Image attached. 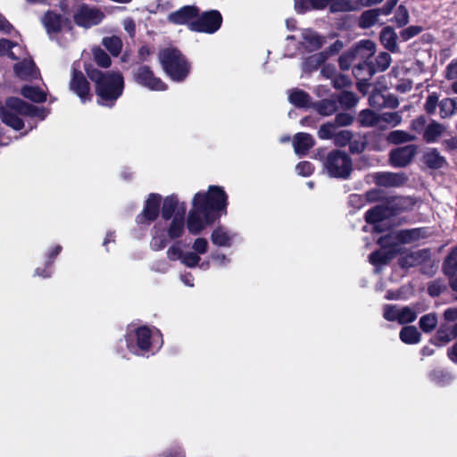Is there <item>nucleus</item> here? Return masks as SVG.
<instances>
[{
	"label": "nucleus",
	"mask_w": 457,
	"mask_h": 457,
	"mask_svg": "<svg viewBox=\"0 0 457 457\" xmlns=\"http://www.w3.org/2000/svg\"><path fill=\"white\" fill-rule=\"evenodd\" d=\"M431 378L439 385H446L453 379L451 374L445 370H435L431 374Z\"/></svg>",
	"instance_id": "obj_57"
},
{
	"label": "nucleus",
	"mask_w": 457,
	"mask_h": 457,
	"mask_svg": "<svg viewBox=\"0 0 457 457\" xmlns=\"http://www.w3.org/2000/svg\"><path fill=\"white\" fill-rule=\"evenodd\" d=\"M392 62L391 55L386 52H380L375 58L376 73L385 71L390 66Z\"/></svg>",
	"instance_id": "obj_51"
},
{
	"label": "nucleus",
	"mask_w": 457,
	"mask_h": 457,
	"mask_svg": "<svg viewBox=\"0 0 457 457\" xmlns=\"http://www.w3.org/2000/svg\"><path fill=\"white\" fill-rule=\"evenodd\" d=\"M397 38V34L392 27L386 26L382 29L379 40L384 47L391 53L399 52Z\"/></svg>",
	"instance_id": "obj_24"
},
{
	"label": "nucleus",
	"mask_w": 457,
	"mask_h": 457,
	"mask_svg": "<svg viewBox=\"0 0 457 457\" xmlns=\"http://www.w3.org/2000/svg\"><path fill=\"white\" fill-rule=\"evenodd\" d=\"M303 38L306 43L305 49L308 52H314L320 49L325 43L324 37L312 30L303 33Z\"/></svg>",
	"instance_id": "obj_33"
},
{
	"label": "nucleus",
	"mask_w": 457,
	"mask_h": 457,
	"mask_svg": "<svg viewBox=\"0 0 457 457\" xmlns=\"http://www.w3.org/2000/svg\"><path fill=\"white\" fill-rule=\"evenodd\" d=\"M436 337L443 343H448L452 339L457 337V322L452 327L449 334L445 333L443 329H439Z\"/></svg>",
	"instance_id": "obj_60"
},
{
	"label": "nucleus",
	"mask_w": 457,
	"mask_h": 457,
	"mask_svg": "<svg viewBox=\"0 0 457 457\" xmlns=\"http://www.w3.org/2000/svg\"><path fill=\"white\" fill-rule=\"evenodd\" d=\"M161 202V195L157 194L149 195L142 212L137 217V222L139 224H149L154 220L160 212Z\"/></svg>",
	"instance_id": "obj_17"
},
{
	"label": "nucleus",
	"mask_w": 457,
	"mask_h": 457,
	"mask_svg": "<svg viewBox=\"0 0 457 457\" xmlns=\"http://www.w3.org/2000/svg\"><path fill=\"white\" fill-rule=\"evenodd\" d=\"M445 272L449 276H453L457 271V246L446 257L444 263Z\"/></svg>",
	"instance_id": "obj_48"
},
{
	"label": "nucleus",
	"mask_w": 457,
	"mask_h": 457,
	"mask_svg": "<svg viewBox=\"0 0 457 457\" xmlns=\"http://www.w3.org/2000/svg\"><path fill=\"white\" fill-rule=\"evenodd\" d=\"M102 45L114 57L120 54L123 46L121 39L117 36L104 37L102 40Z\"/></svg>",
	"instance_id": "obj_39"
},
{
	"label": "nucleus",
	"mask_w": 457,
	"mask_h": 457,
	"mask_svg": "<svg viewBox=\"0 0 457 457\" xmlns=\"http://www.w3.org/2000/svg\"><path fill=\"white\" fill-rule=\"evenodd\" d=\"M6 104L8 107L14 109L15 112H19L21 116L38 117L44 120L49 113L46 108L33 105L15 96L7 97Z\"/></svg>",
	"instance_id": "obj_14"
},
{
	"label": "nucleus",
	"mask_w": 457,
	"mask_h": 457,
	"mask_svg": "<svg viewBox=\"0 0 457 457\" xmlns=\"http://www.w3.org/2000/svg\"><path fill=\"white\" fill-rule=\"evenodd\" d=\"M369 102L372 106L378 105V107H387L392 109H395L399 105L397 97L393 94H388L386 96L375 94L370 97Z\"/></svg>",
	"instance_id": "obj_31"
},
{
	"label": "nucleus",
	"mask_w": 457,
	"mask_h": 457,
	"mask_svg": "<svg viewBox=\"0 0 457 457\" xmlns=\"http://www.w3.org/2000/svg\"><path fill=\"white\" fill-rule=\"evenodd\" d=\"M438 95L436 92L428 96L424 105V109L428 114L431 115L435 113L436 106H439L440 102H438Z\"/></svg>",
	"instance_id": "obj_55"
},
{
	"label": "nucleus",
	"mask_w": 457,
	"mask_h": 457,
	"mask_svg": "<svg viewBox=\"0 0 457 457\" xmlns=\"http://www.w3.org/2000/svg\"><path fill=\"white\" fill-rule=\"evenodd\" d=\"M167 245L166 236L163 231H161L157 227L154 228V235L151 240V247L154 250H162Z\"/></svg>",
	"instance_id": "obj_49"
},
{
	"label": "nucleus",
	"mask_w": 457,
	"mask_h": 457,
	"mask_svg": "<svg viewBox=\"0 0 457 457\" xmlns=\"http://www.w3.org/2000/svg\"><path fill=\"white\" fill-rule=\"evenodd\" d=\"M362 60V62L354 64L353 68V74L358 80L357 88L359 91H363L362 86L370 87L369 81L376 74V67L373 62L368 61L367 59Z\"/></svg>",
	"instance_id": "obj_16"
},
{
	"label": "nucleus",
	"mask_w": 457,
	"mask_h": 457,
	"mask_svg": "<svg viewBox=\"0 0 457 457\" xmlns=\"http://www.w3.org/2000/svg\"><path fill=\"white\" fill-rule=\"evenodd\" d=\"M35 63L33 62H20L14 64L13 71L17 77L27 80L33 77L35 72Z\"/></svg>",
	"instance_id": "obj_36"
},
{
	"label": "nucleus",
	"mask_w": 457,
	"mask_h": 457,
	"mask_svg": "<svg viewBox=\"0 0 457 457\" xmlns=\"http://www.w3.org/2000/svg\"><path fill=\"white\" fill-rule=\"evenodd\" d=\"M392 21L395 23L397 28H403L409 23L410 15L409 11L405 5L400 4L396 8Z\"/></svg>",
	"instance_id": "obj_46"
},
{
	"label": "nucleus",
	"mask_w": 457,
	"mask_h": 457,
	"mask_svg": "<svg viewBox=\"0 0 457 457\" xmlns=\"http://www.w3.org/2000/svg\"><path fill=\"white\" fill-rule=\"evenodd\" d=\"M125 342L130 353L139 355L154 348L159 349L162 345V337L158 329L143 326L129 328Z\"/></svg>",
	"instance_id": "obj_4"
},
{
	"label": "nucleus",
	"mask_w": 457,
	"mask_h": 457,
	"mask_svg": "<svg viewBox=\"0 0 457 457\" xmlns=\"http://www.w3.org/2000/svg\"><path fill=\"white\" fill-rule=\"evenodd\" d=\"M69 87L83 104L92 100L90 84L84 73L76 68H72Z\"/></svg>",
	"instance_id": "obj_12"
},
{
	"label": "nucleus",
	"mask_w": 457,
	"mask_h": 457,
	"mask_svg": "<svg viewBox=\"0 0 457 457\" xmlns=\"http://www.w3.org/2000/svg\"><path fill=\"white\" fill-rule=\"evenodd\" d=\"M375 52L376 45L374 42L370 39L361 40L339 56V67L342 71H348L357 58L369 59Z\"/></svg>",
	"instance_id": "obj_6"
},
{
	"label": "nucleus",
	"mask_w": 457,
	"mask_h": 457,
	"mask_svg": "<svg viewBox=\"0 0 457 457\" xmlns=\"http://www.w3.org/2000/svg\"><path fill=\"white\" fill-rule=\"evenodd\" d=\"M414 138V136L409 134L404 130H393L386 136V140L394 145H400L403 143L411 142Z\"/></svg>",
	"instance_id": "obj_42"
},
{
	"label": "nucleus",
	"mask_w": 457,
	"mask_h": 457,
	"mask_svg": "<svg viewBox=\"0 0 457 457\" xmlns=\"http://www.w3.org/2000/svg\"><path fill=\"white\" fill-rule=\"evenodd\" d=\"M423 31V28L418 25H411L400 31L402 41H408Z\"/></svg>",
	"instance_id": "obj_54"
},
{
	"label": "nucleus",
	"mask_w": 457,
	"mask_h": 457,
	"mask_svg": "<svg viewBox=\"0 0 457 457\" xmlns=\"http://www.w3.org/2000/svg\"><path fill=\"white\" fill-rule=\"evenodd\" d=\"M417 153L415 145H407L390 152V162L394 167L403 168L408 165Z\"/></svg>",
	"instance_id": "obj_19"
},
{
	"label": "nucleus",
	"mask_w": 457,
	"mask_h": 457,
	"mask_svg": "<svg viewBox=\"0 0 457 457\" xmlns=\"http://www.w3.org/2000/svg\"><path fill=\"white\" fill-rule=\"evenodd\" d=\"M400 338L405 344H416L420 342V335L415 327L408 326L402 328Z\"/></svg>",
	"instance_id": "obj_43"
},
{
	"label": "nucleus",
	"mask_w": 457,
	"mask_h": 457,
	"mask_svg": "<svg viewBox=\"0 0 457 457\" xmlns=\"http://www.w3.org/2000/svg\"><path fill=\"white\" fill-rule=\"evenodd\" d=\"M379 15L380 13L377 8L364 11L359 18V27L361 29L373 27L378 21Z\"/></svg>",
	"instance_id": "obj_35"
},
{
	"label": "nucleus",
	"mask_w": 457,
	"mask_h": 457,
	"mask_svg": "<svg viewBox=\"0 0 457 457\" xmlns=\"http://www.w3.org/2000/svg\"><path fill=\"white\" fill-rule=\"evenodd\" d=\"M318 137L322 140H332L337 147H345L353 138V132L348 129H335L331 122L323 123L318 132Z\"/></svg>",
	"instance_id": "obj_9"
},
{
	"label": "nucleus",
	"mask_w": 457,
	"mask_h": 457,
	"mask_svg": "<svg viewBox=\"0 0 457 457\" xmlns=\"http://www.w3.org/2000/svg\"><path fill=\"white\" fill-rule=\"evenodd\" d=\"M199 8L195 5H185L179 8V10L170 12L167 20L169 22L175 25H187L189 29V24L191 21H195V18L199 16Z\"/></svg>",
	"instance_id": "obj_18"
},
{
	"label": "nucleus",
	"mask_w": 457,
	"mask_h": 457,
	"mask_svg": "<svg viewBox=\"0 0 457 457\" xmlns=\"http://www.w3.org/2000/svg\"><path fill=\"white\" fill-rule=\"evenodd\" d=\"M386 212L387 211L385 208L377 206L366 212L365 220L368 223L374 224L375 230L382 232L385 230V227L389 224Z\"/></svg>",
	"instance_id": "obj_20"
},
{
	"label": "nucleus",
	"mask_w": 457,
	"mask_h": 457,
	"mask_svg": "<svg viewBox=\"0 0 457 457\" xmlns=\"http://www.w3.org/2000/svg\"><path fill=\"white\" fill-rule=\"evenodd\" d=\"M420 328L428 333L432 331L437 324V317L435 313H428L422 316L420 320Z\"/></svg>",
	"instance_id": "obj_50"
},
{
	"label": "nucleus",
	"mask_w": 457,
	"mask_h": 457,
	"mask_svg": "<svg viewBox=\"0 0 457 457\" xmlns=\"http://www.w3.org/2000/svg\"><path fill=\"white\" fill-rule=\"evenodd\" d=\"M103 19L102 11L96 7H89L87 4H82L73 15L74 22L82 28L98 25Z\"/></svg>",
	"instance_id": "obj_13"
},
{
	"label": "nucleus",
	"mask_w": 457,
	"mask_h": 457,
	"mask_svg": "<svg viewBox=\"0 0 457 457\" xmlns=\"http://www.w3.org/2000/svg\"><path fill=\"white\" fill-rule=\"evenodd\" d=\"M186 212V205H181V211L178 214H176L169 228H168V236L171 239H175L178 237H180L184 232L185 229V221H184V215Z\"/></svg>",
	"instance_id": "obj_25"
},
{
	"label": "nucleus",
	"mask_w": 457,
	"mask_h": 457,
	"mask_svg": "<svg viewBox=\"0 0 457 457\" xmlns=\"http://www.w3.org/2000/svg\"><path fill=\"white\" fill-rule=\"evenodd\" d=\"M158 60L164 73L174 82L185 81L191 72V62L178 47L161 49Z\"/></svg>",
	"instance_id": "obj_2"
},
{
	"label": "nucleus",
	"mask_w": 457,
	"mask_h": 457,
	"mask_svg": "<svg viewBox=\"0 0 457 457\" xmlns=\"http://www.w3.org/2000/svg\"><path fill=\"white\" fill-rule=\"evenodd\" d=\"M400 173H379L376 178L377 184L386 187L398 186L402 183Z\"/></svg>",
	"instance_id": "obj_44"
},
{
	"label": "nucleus",
	"mask_w": 457,
	"mask_h": 457,
	"mask_svg": "<svg viewBox=\"0 0 457 457\" xmlns=\"http://www.w3.org/2000/svg\"><path fill=\"white\" fill-rule=\"evenodd\" d=\"M327 61L326 53H316L307 58L303 62L304 70L308 71H317Z\"/></svg>",
	"instance_id": "obj_37"
},
{
	"label": "nucleus",
	"mask_w": 457,
	"mask_h": 457,
	"mask_svg": "<svg viewBox=\"0 0 457 457\" xmlns=\"http://www.w3.org/2000/svg\"><path fill=\"white\" fill-rule=\"evenodd\" d=\"M192 248L196 254H204L208 250V242L205 238L198 237L194 241Z\"/></svg>",
	"instance_id": "obj_62"
},
{
	"label": "nucleus",
	"mask_w": 457,
	"mask_h": 457,
	"mask_svg": "<svg viewBox=\"0 0 457 457\" xmlns=\"http://www.w3.org/2000/svg\"><path fill=\"white\" fill-rule=\"evenodd\" d=\"M195 195L201 196L199 204H204L211 214L214 212L226 213L227 195L221 187L211 186L207 194L197 193Z\"/></svg>",
	"instance_id": "obj_8"
},
{
	"label": "nucleus",
	"mask_w": 457,
	"mask_h": 457,
	"mask_svg": "<svg viewBox=\"0 0 457 457\" xmlns=\"http://www.w3.org/2000/svg\"><path fill=\"white\" fill-rule=\"evenodd\" d=\"M354 116L349 112H339L337 113L333 121H330L335 129L339 127H347L353 124L354 121Z\"/></svg>",
	"instance_id": "obj_52"
},
{
	"label": "nucleus",
	"mask_w": 457,
	"mask_h": 457,
	"mask_svg": "<svg viewBox=\"0 0 457 457\" xmlns=\"http://www.w3.org/2000/svg\"><path fill=\"white\" fill-rule=\"evenodd\" d=\"M344 44L341 40L337 39L332 45H330L328 48L321 53H326L327 60L331 55H336L339 54V52L343 49Z\"/></svg>",
	"instance_id": "obj_63"
},
{
	"label": "nucleus",
	"mask_w": 457,
	"mask_h": 457,
	"mask_svg": "<svg viewBox=\"0 0 457 457\" xmlns=\"http://www.w3.org/2000/svg\"><path fill=\"white\" fill-rule=\"evenodd\" d=\"M383 316L387 320L405 324L415 320L417 313L409 306L400 307L387 304L384 307Z\"/></svg>",
	"instance_id": "obj_15"
},
{
	"label": "nucleus",
	"mask_w": 457,
	"mask_h": 457,
	"mask_svg": "<svg viewBox=\"0 0 457 457\" xmlns=\"http://www.w3.org/2000/svg\"><path fill=\"white\" fill-rule=\"evenodd\" d=\"M443 130H444V128L440 123H438L436 121H432L425 129V131L423 133V139L427 143L436 142V139L443 133Z\"/></svg>",
	"instance_id": "obj_38"
},
{
	"label": "nucleus",
	"mask_w": 457,
	"mask_h": 457,
	"mask_svg": "<svg viewBox=\"0 0 457 457\" xmlns=\"http://www.w3.org/2000/svg\"><path fill=\"white\" fill-rule=\"evenodd\" d=\"M94 62L101 68L107 69L112 65L109 54L100 46L92 49Z\"/></svg>",
	"instance_id": "obj_41"
},
{
	"label": "nucleus",
	"mask_w": 457,
	"mask_h": 457,
	"mask_svg": "<svg viewBox=\"0 0 457 457\" xmlns=\"http://www.w3.org/2000/svg\"><path fill=\"white\" fill-rule=\"evenodd\" d=\"M133 79L138 85L152 91H165L168 85L156 77L148 65H141L133 72Z\"/></svg>",
	"instance_id": "obj_10"
},
{
	"label": "nucleus",
	"mask_w": 457,
	"mask_h": 457,
	"mask_svg": "<svg viewBox=\"0 0 457 457\" xmlns=\"http://www.w3.org/2000/svg\"><path fill=\"white\" fill-rule=\"evenodd\" d=\"M87 78L94 83L99 105L112 107L124 91V78L120 71H102L92 63H84Z\"/></svg>",
	"instance_id": "obj_1"
},
{
	"label": "nucleus",
	"mask_w": 457,
	"mask_h": 457,
	"mask_svg": "<svg viewBox=\"0 0 457 457\" xmlns=\"http://www.w3.org/2000/svg\"><path fill=\"white\" fill-rule=\"evenodd\" d=\"M423 162L432 170L441 169L447 163L445 158L440 154L436 148L429 149L424 154Z\"/></svg>",
	"instance_id": "obj_30"
},
{
	"label": "nucleus",
	"mask_w": 457,
	"mask_h": 457,
	"mask_svg": "<svg viewBox=\"0 0 457 457\" xmlns=\"http://www.w3.org/2000/svg\"><path fill=\"white\" fill-rule=\"evenodd\" d=\"M310 95L302 89H293L288 96L289 102L297 108H307L311 106Z\"/></svg>",
	"instance_id": "obj_32"
},
{
	"label": "nucleus",
	"mask_w": 457,
	"mask_h": 457,
	"mask_svg": "<svg viewBox=\"0 0 457 457\" xmlns=\"http://www.w3.org/2000/svg\"><path fill=\"white\" fill-rule=\"evenodd\" d=\"M349 152L352 154H360L363 153L367 147V141L365 139H351V143L348 144Z\"/></svg>",
	"instance_id": "obj_56"
},
{
	"label": "nucleus",
	"mask_w": 457,
	"mask_h": 457,
	"mask_svg": "<svg viewBox=\"0 0 457 457\" xmlns=\"http://www.w3.org/2000/svg\"><path fill=\"white\" fill-rule=\"evenodd\" d=\"M314 108L320 115L330 116L338 109L337 101L329 98L321 99L314 104Z\"/></svg>",
	"instance_id": "obj_34"
},
{
	"label": "nucleus",
	"mask_w": 457,
	"mask_h": 457,
	"mask_svg": "<svg viewBox=\"0 0 457 457\" xmlns=\"http://www.w3.org/2000/svg\"><path fill=\"white\" fill-rule=\"evenodd\" d=\"M223 19L217 10H211L199 13L195 21L189 24V29L194 32L213 34L221 27Z\"/></svg>",
	"instance_id": "obj_7"
},
{
	"label": "nucleus",
	"mask_w": 457,
	"mask_h": 457,
	"mask_svg": "<svg viewBox=\"0 0 457 457\" xmlns=\"http://www.w3.org/2000/svg\"><path fill=\"white\" fill-rule=\"evenodd\" d=\"M19 115L21 114L15 112L14 109L7 106L6 101L4 102V105H0L2 122L18 131L24 128V121Z\"/></svg>",
	"instance_id": "obj_21"
},
{
	"label": "nucleus",
	"mask_w": 457,
	"mask_h": 457,
	"mask_svg": "<svg viewBox=\"0 0 457 457\" xmlns=\"http://www.w3.org/2000/svg\"><path fill=\"white\" fill-rule=\"evenodd\" d=\"M328 4V0H295V9L297 13L303 14L313 10H324Z\"/></svg>",
	"instance_id": "obj_27"
},
{
	"label": "nucleus",
	"mask_w": 457,
	"mask_h": 457,
	"mask_svg": "<svg viewBox=\"0 0 457 457\" xmlns=\"http://www.w3.org/2000/svg\"><path fill=\"white\" fill-rule=\"evenodd\" d=\"M446 79H457V61L453 60L445 68V75Z\"/></svg>",
	"instance_id": "obj_64"
},
{
	"label": "nucleus",
	"mask_w": 457,
	"mask_h": 457,
	"mask_svg": "<svg viewBox=\"0 0 457 457\" xmlns=\"http://www.w3.org/2000/svg\"><path fill=\"white\" fill-rule=\"evenodd\" d=\"M42 21L47 33H59L62 31V16L61 14L55 13L53 11H47Z\"/></svg>",
	"instance_id": "obj_28"
},
{
	"label": "nucleus",
	"mask_w": 457,
	"mask_h": 457,
	"mask_svg": "<svg viewBox=\"0 0 457 457\" xmlns=\"http://www.w3.org/2000/svg\"><path fill=\"white\" fill-rule=\"evenodd\" d=\"M315 140L313 137L305 132H298L294 136L293 146L295 153L298 156L306 155L309 151L314 146Z\"/></svg>",
	"instance_id": "obj_22"
},
{
	"label": "nucleus",
	"mask_w": 457,
	"mask_h": 457,
	"mask_svg": "<svg viewBox=\"0 0 457 457\" xmlns=\"http://www.w3.org/2000/svg\"><path fill=\"white\" fill-rule=\"evenodd\" d=\"M237 237V234L230 229L220 226L216 228L212 235L211 240L213 245L221 247H230Z\"/></svg>",
	"instance_id": "obj_23"
},
{
	"label": "nucleus",
	"mask_w": 457,
	"mask_h": 457,
	"mask_svg": "<svg viewBox=\"0 0 457 457\" xmlns=\"http://www.w3.org/2000/svg\"><path fill=\"white\" fill-rule=\"evenodd\" d=\"M183 256H184V253H183L182 249H181V247L179 245V243H176V244L172 245L167 250V257L170 261L180 260V262H181Z\"/></svg>",
	"instance_id": "obj_59"
},
{
	"label": "nucleus",
	"mask_w": 457,
	"mask_h": 457,
	"mask_svg": "<svg viewBox=\"0 0 457 457\" xmlns=\"http://www.w3.org/2000/svg\"><path fill=\"white\" fill-rule=\"evenodd\" d=\"M324 167L327 171H353V161L345 151L334 149L326 156Z\"/></svg>",
	"instance_id": "obj_11"
},
{
	"label": "nucleus",
	"mask_w": 457,
	"mask_h": 457,
	"mask_svg": "<svg viewBox=\"0 0 457 457\" xmlns=\"http://www.w3.org/2000/svg\"><path fill=\"white\" fill-rule=\"evenodd\" d=\"M200 256L194 252L184 253L181 262L189 268H194L198 265Z\"/></svg>",
	"instance_id": "obj_61"
},
{
	"label": "nucleus",
	"mask_w": 457,
	"mask_h": 457,
	"mask_svg": "<svg viewBox=\"0 0 457 457\" xmlns=\"http://www.w3.org/2000/svg\"><path fill=\"white\" fill-rule=\"evenodd\" d=\"M419 229L394 231L378 239V243L381 250L370 255V262L373 265H383L391 260L398 251V245L402 243H410L418 238Z\"/></svg>",
	"instance_id": "obj_3"
},
{
	"label": "nucleus",
	"mask_w": 457,
	"mask_h": 457,
	"mask_svg": "<svg viewBox=\"0 0 457 457\" xmlns=\"http://www.w3.org/2000/svg\"><path fill=\"white\" fill-rule=\"evenodd\" d=\"M379 120L378 115L370 109H364L360 112L358 121L361 127H373Z\"/></svg>",
	"instance_id": "obj_40"
},
{
	"label": "nucleus",
	"mask_w": 457,
	"mask_h": 457,
	"mask_svg": "<svg viewBox=\"0 0 457 457\" xmlns=\"http://www.w3.org/2000/svg\"><path fill=\"white\" fill-rule=\"evenodd\" d=\"M337 101V104H340L343 108L351 109L356 105L358 98L355 94L351 91H343L338 96Z\"/></svg>",
	"instance_id": "obj_47"
},
{
	"label": "nucleus",
	"mask_w": 457,
	"mask_h": 457,
	"mask_svg": "<svg viewBox=\"0 0 457 457\" xmlns=\"http://www.w3.org/2000/svg\"><path fill=\"white\" fill-rule=\"evenodd\" d=\"M185 205L184 203H179L176 196L170 195L166 197L162 205V217L168 220L173 219V217L181 211V205Z\"/></svg>",
	"instance_id": "obj_26"
},
{
	"label": "nucleus",
	"mask_w": 457,
	"mask_h": 457,
	"mask_svg": "<svg viewBox=\"0 0 457 457\" xmlns=\"http://www.w3.org/2000/svg\"><path fill=\"white\" fill-rule=\"evenodd\" d=\"M352 84V81L350 78L347 75L344 74H338L337 75L333 80L332 85L336 89H342L345 87H350Z\"/></svg>",
	"instance_id": "obj_58"
},
{
	"label": "nucleus",
	"mask_w": 457,
	"mask_h": 457,
	"mask_svg": "<svg viewBox=\"0 0 457 457\" xmlns=\"http://www.w3.org/2000/svg\"><path fill=\"white\" fill-rule=\"evenodd\" d=\"M21 95L33 103L42 104L47 99L46 93L37 86L24 85L21 88Z\"/></svg>",
	"instance_id": "obj_29"
},
{
	"label": "nucleus",
	"mask_w": 457,
	"mask_h": 457,
	"mask_svg": "<svg viewBox=\"0 0 457 457\" xmlns=\"http://www.w3.org/2000/svg\"><path fill=\"white\" fill-rule=\"evenodd\" d=\"M200 195H195L193 198V208L188 212L187 226L188 231L193 235L201 233L207 226L213 223L216 217L208 212L204 204H200Z\"/></svg>",
	"instance_id": "obj_5"
},
{
	"label": "nucleus",
	"mask_w": 457,
	"mask_h": 457,
	"mask_svg": "<svg viewBox=\"0 0 457 457\" xmlns=\"http://www.w3.org/2000/svg\"><path fill=\"white\" fill-rule=\"evenodd\" d=\"M328 7L332 13L351 12L355 9L351 0H330Z\"/></svg>",
	"instance_id": "obj_45"
},
{
	"label": "nucleus",
	"mask_w": 457,
	"mask_h": 457,
	"mask_svg": "<svg viewBox=\"0 0 457 457\" xmlns=\"http://www.w3.org/2000/svg\"><path fill=\"white\" fill-rule=\"evenodd\" d=\"M455 100L452 98H444L439 103L440 115L442 118H447L454 113Z\"/></svg>",
	"instance_id": "obj_53"
}]
</instances>
